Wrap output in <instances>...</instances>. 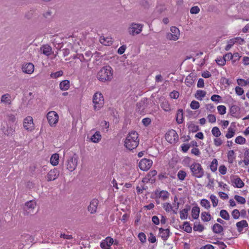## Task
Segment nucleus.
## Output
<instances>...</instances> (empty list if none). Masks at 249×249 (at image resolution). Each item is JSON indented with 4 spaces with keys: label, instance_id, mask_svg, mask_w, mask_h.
Instances as JSON below:
<instances>
[{
    "label": "nucleus",
    "instance_id": "1",
    "mask_svg": "<svg viewBox=\"0 0 249 249\" xmlns=\"http://www.w3.org/2000/svg\"><path fill=\"white\" fill-rule=\"evenodd\" d=\"M113 78V70L109 66L102 68L97 74V78L101 82L110 81Z\"/></svg>",
    "mask_w": 249,
    "mask_h": 249
},
{
    "label": "nucleus",
    "instance_id": "2",
    "mask_svg": "<svg viewBox=\"0 0 249 249\" xmlns=\"http://www.w3.org/2000/svg\"><path fill=\"white\" fill-rule=\"evenodd\" d=\"M139 143L138 133L135 131L129 133L124 141L126 148L129 150L134 149L138 146Z\"/></svg>",
    "mask_w": 249,
    "mask_h": 249
},
{
    "label": "nucleus",
    "instance_id": "3",
    "mask_svg": "<svg viewBox=\"0 0 249 249\" xmlns=\"http://www.w3.org/2000/svg\"><path fill=\"white\" fill-rule=\"evenodd\" d=\"M190 168L192 175L196 178H201L204 176V171L199 163L194 162L190 165Z\"/></svg>",
    "mask_w": 249,
    "mask_h": 249
},
{
    "label": "nucleus",
    "instance_id": "4",
    "mask_svg": "<svg viewBox=\"0 0 249 249\" xmlns=\"http://www.w3.org/2000/svg\"><path fill=\"white\" fill-rule=\"evenodd\" d=\"M92 101L94 104V109L99 110L104 106V99L101 93L96 92L93 96Z\"/></svg>",
    "mask_w": 249,
    "mask_h": 249
},
{
    "label": "nucleus",
    "instance_id": "5",
    "mask_svg": "<svg viewBox=\"0 0 249 249\" xmlns=\"http://www.w3.org/2000/svg\"><path fill=\"white\" fill-rule=\"evenodd\" d=\"M36 206L35 200H31L25 203L23 208V213L25 215H31L34 212Z\"/></svg>",
    "mask_w": 249,
    "mask_h": 249
},
{
    "label": "nucleus",
    "instance_id": "6",
    "mask_svg": "<svg viewBox=\"0 0 249 249\" xmlns=\"http://www.w3.org/2000/svg\"><path fill=\"white\" fill-rule=\"evenodd\" d=\"M143 25L140 23H131L128 28V32L132 36H135L141 33Z\"/></svg>",
    "mask_w": 249,
    "mask_h": 249
},
{
    "label": "nucleus",
    "instance_id": "7",
    "mask_svg": "<svg viewBox=\"0 0 249 249\" xmlns=\"http://www.w3.org/2000/svg\"><path fill=\"white\" fill-rule=\"evenodd\" d=\"M171 33H167L166 34V38L169 40H177L180 36V32L179 29L175 27L172 26L170 28Z\"/></svg>",
    "mask_w": 249,
    "mask_h": 249
},
{
    "label": "nucleus",
    "instance_id": "8",
    "mask_svg": "<svg viewBox=\"0 0 249 249\" xmlns=\"http://www.w3.org/2000/svg\"><path fill=\"white\" fill-rule=\"evenodd\" d=\"M78 163V157L74 154L70 157L67 161V168L71 172L73 171L76 168Z\"/></svg>",
    "mask_w": 249,
    "mask_h": 249
},
{
    "label": "nucleus",
    "instance_id": "9",
    "mask_svg": "<svg viewBox=\"0 0 249 249\" xmlns=\"http://www.w3.org/2000/svg\"><path fill=\"white\" fill-rule=\"evenodd\" d=\"M166 140L170 143H175L178 139V136L176 131L173 129L168 131L165 135Z\"/></svg>",
    "mask_w": 249,
    "mask_h": 249
},
{
    "label": "nucleus",
    "instance_id": "10",
    "mask_svg": "<svg viewBox=\"0 0 249 249\" xmlns=\"http://www.w3.org/2000/svg\"><path fill=\"white\" fill-rule=\"evenodd\" d=\"M58 118L57 113L53 111H50L47 115V118L51 126H53L57 123Z\"/></svg>",
    "mask_w": 249,
    "mask_h": 249
},
{
    "label": "nucleus",
    "instance_id": "11",
    "mask_svg": "<svg viewBox=\"0 0 249 249\" xmlns=\"http://www.w3.org/2000/svg\"><path fill=\"white\" fill-rule=\"evenodd\" d=\"M153 161L151 160L143 159L139 163L140 168L143 171H147L151 167Z\"/></svg>",
    "mask_w": 249,
    "mask_h": 249
},
{
    "label": "nucleus",
    "instance_id": "12",
    "mask_svg": "<svg viewBox=\"0 0 249 249\" xmlns=\"http://www.w3.org/2000/svg\"><path fill=\"white\" fill-rule=\"evenodd\" d=\"M24 127L28 131H31L34 129L33 119L31 116L26 117L23 122Z\"/></svg>",
    "mask_w": 249,
    "mask_h": 249
},
{
    "label": "nucleus",
    "instance_id": "13",
    "mask_svg": "<svg viewBox=\"0 0 249 249\" xmlns=\"http://www.w3.org/2000/svg\"><path fill=\"white\" fill-rule=\"evenodd\" d=\"M59 176V171L54 168L48 172L46 177V179L48 181L54 180L58 178Z\"/></svg>",
    "mask_w": 249,
    "mask_h": 249
},
{
    "label": "nucleus",
    "instance_id": "14",
    "mask_svg": "<svg viewBox=\"0 0 249 249\" xmlns=\"http://www.w3.org/2000/svg\"><path fill=\"white\" fill-rule=\"evenodd\" d=\"M114 240L110 237H107L100 244V247L103 249H110V246L113 244Z\"/></svg>",
    "mask_w": 249,
    "mask_h": 249
},
{
    "label": "nucleus",
    "instance_id": "15",
    "mask_svg": "<svg viewBox=\"0 0 249 249\" xmlns=\"http://www.w3.org/2000/svg\"><path fill=\"white\" fill-rule=\"evenodd\" d=\"M99 201L97 199H93L88 207V210L90 213L93 214L97 212Z\"/></svg>",
    "mask_w": 249,
    "mask_h": 249
},
{
    "label": "nucleus",
    "instance_id": "16",
    "mask_svg": "<svg viewBox=\"0 0 249 249\" xmlns=\"http://www.w3.org/2000/svg\"><path fill=\"white\" fill-rule=\"evenodd\" d=\"M22 71L24 73L32 74L34 71V65L32 63H26L22 65Z\"/></svg>",
    "mask_w": 249,
    "mask_h": 249
},
{
    "label": "nucleus",
    "instance_id": "17",
    "mask_svg": "<svg viewBox=\"0 0 249 249\" xmlns=\"http://www.w3.org/2000/svg\"><path fill=\"white\" fill-rule=\"evenodd\" d=\"M170 235V230L169 229H164L162 228L159 229V236L163 240L166 241Z\"/></svg>",
    "mask_w": 249,
    "mask_h": 249
},
{
    "label": "nucleus",
    "instance_id": "18",
    "mask_svg": "<svg viewBox=\"0 0 249 249\" xmlns=\"http://www.w3.org/2000/svg\"><path fill=\"white\" fill-rule=\"evenodd\" d=\"M231 182L234 184V186L238 188H241L244 186V183L241 180V179L239 177H235L231 179Z\"/></svg>",
    "mask_w": 249,
    "mask_h": 249
},
{
    "label": "nucleus",
    "instance_id": "19",
    "mask_svg": "<svg viewBox=\"0 0 249 249\" xmlns=\"http://www.w3.org/2000/svg\"><path fill=\"white\" fill-rule=\"evenodd\" d=\"M190 210L189 205H186L185 207L180 212V218L181 219H186L187 218L188 212Z\"/></svg>",
    "mask_w": 249,
    "mask_h": 249
},
{
    "label": "nucleus",
    "instance_id": "20",
    "mask_svg": "<svg viewBox=\"0 0 249 249\" xmlns=\"http://www.w3.org/2000/svg\"><path fill=\"white\" fill-rule=\"evenodd\" d=\"M11 96L9 94L6 93L1 96L0 102L5 105H10L11 104Z\"/></svg>",
    "mask_w": 249,
    "mask_h": 249
},
{
    "label": "nucleus",
    "instance_id": "21",
    "mask_svg": "<svg viewBox=\"0 0 249 249\" xmlns=\"http://www.w3.org/2000/svg\"><path fill=\"white\" fill-rule=\"evenodd\" d=\"M248 226V223L246 220H243L241 221L238 222L236 223V227L238 232H241L243 231L244 228H246Z\"/></svg>",
    "mask_w": 249,
    "mask_h": 249
},
{
    "label": "nucleus",
    "instance_id": "22",
    "mask_svg": "<svg viewBox=\"0 0 249 249\" xmlns=\"http://www.w3.org/2000/svg\"><path fill=\"white\" fill-rule=\"evenodd\" d=\"M40 50L42 53L47 56H49L51 54L52 49L49 45H44L40 48Z\"/></svg>",
    "mask_w": 249,
    "mask_h": 249
},
{
    "label": "nucleus",
    "instance_id": "23",
    "mask_svg": "<svg viewBox=\"0 0 249 249\" xmlns=\"http://www.w3.org/2000/svg\"><path fill=\"white\" fill-rule=\"evenodd\" d=\"M176 121L178 124H182L183 121V112L182 109H179L176 115Z\"/></svg>",
    "mask_w": 249,
    "mask_h": 249
},
{
    "label": "nucleus",
    "instance_id": "24",
    "mask_svg": "<svg viewBox=\"0 0 249 249\" xmlns=\"http://www.w3.org/2000/svg\"><path fill=\"white\" fill-rule=\"evenodd\" d=\"M100 42L102 44L106 45V46H109L110 45L112 44V43L113 42L112 39L110 37H101L100 39Z\"/></svg>",
    "mask_w": 249,
    "mask_h": 249
},
{
    "label": "nucleus",
    "instance_id": "25",
    "mask_svg": "<svg viewBox=\"0 0 249 249\" xmlns=\"http://www.w3.org/2000/svg\"><path fill=\"white\" fill-rule=\"evenodd\" d=\"M101 139V135L99 131H96L90 138L91 142L94 143L98 142Z\"/></svg>",
    "mask_w": 249,
    "mask_h": 249
},
{
    "label": "nucleus",
    "instance_id": "26",
    "mask_svg": "<svg viewBox=\"0 0 249 249\" xmlns=\"http://www.w3.org/2000/svg\"><path fill=\"white\" fill-rule=\"evenodd\" d=\"M50 162L53 166L57 165L59 162V155L56 153L53 154L51 157Z\"/></svg>",
    "mask_w": 249,
    "mask_h": 249
},
{
    "label": "nucleus",
    "instance_id": "27",
    "mask_svg": "<svg viewBox=\"0 0 249 249\" xmlns=\"http://www.w3.org/2000/svg\"><path fill=\"white\" fill-rule=\"evenodd\" d=\"M200 209L197 206L194 207L192 210V216L195 219H197L199 217Z\"/></svg>",
    "mask_w": 249,
    "mask_h": 249
},
{
    "label": "nucleus",
    "instance_id": "28",
    "mask_svg": "<svg viewBox=\"0 0 249 249\" xmlns=\"http://www.w3.org/2000/svg\"><path fill=\"white\" fill-rule=\"evenodd\" d=\"M158 195L160 198L165 201L169 198L170 194L167 191L162 190L159 192Z\"/></svg>",
    "mask_w": 249,
    "mask_h": 249
},
{
    "label": "nucleus",
    "instance_id": "29",
    "mask_svg": "<svg viewBox=\"0 0 249 249\" xmlns=\"http://www.w3.org/2000/svg\"><path fill=\"white\" fill-rule=\"evenodd\" d=\"M60 88L62 90H66L70 87V82L68 80H63L60 82L59 85Z\"/></svg>",
    "mask_w": 249,
    "mask_h": 249
},
{
    "label": "nucleus",
    "instance_id": "30",
    "mask_svg": "<svg viewBox=\"0 0 249 249\" xmlns=\"http://www.w3.org/2000/svg\"><path fill=\"white\" fill-rule=\"evenodd\" d=\"M161 107L165 111H169L171 110L170 105L168 102L164 99L160 104Z\"/></svg>",
    "mask_w": 249,
    "mask_h": 249
},
{
    "label": "nucleus",
    "instance_id": "31",
    "mask_svg": "<svg viewBox=\"0 0 249 249\" xmlns=\"http://www.w3.org/2000/svg\"><path fill=\"white\" fill-rule=\"evenodd\" d=\"M213 231L214 233H220L223 231V228L221 225L216 223L213 227Z\"/></svg>",
    "mask_w": 249,
    "mask_h": 249
},
{
    "label": "nucleus",
    "instance_id": "32",
    "mask_svg": "<svg viewBox=\"0 0 249 249\" xmlns=\"http://www.w3.org/2000/svg\"><path fill=\"white\" fill-rule=\"evenodd\" d=\"M201 219L203 221L208 222L211 220V214L207 212H202L201 214Z\"/></svg>",
    "mask_w": 249,
    "mask_h": 249
},
{
    "label": "nucleus",
    "instance_id": "33",
    "mask_svg": "<svg viewBox=\"0 0 249 249\" xmlns=\"http://www.w3.org/2000/svg\"><path fill=\"white\" fill-rule=\"evenodd\" d=\"M206 94V92L201 90H197L195 94V97L198 100H201L202 98L204 97Z\"/></svg>",
    "mask_w": 249,
    "mask_h": 249
},
{
    "label": "nucleus",
    "instance_id": "34",
    "mask_svg": "<svg viewBox=\"0 0 249 249\" xmlns=\"http://www.w3.org/2000/svg\"><path fill=\"white\" fill-rule=\"evenodd\" d=\"M235 133V130L231 126L228 129V132L225 136L227 139L231 138L234 136Z\"/></svg>",
    "mask_w": 249,
    "mask_h": 249
},
{
    "label": "nucleus",
    "instance_id": "35",
    "mask_svg": "<svg viewBox=\"0 0 249 249\" xmlns=\"http://www.w3.org/2000/svg\"><path fill=\"white\" fill-rule=\"evenodd\" d=\"M220 216L224 219L228 220L230 219V215L228 212L225 210H222L220 212Z\"/></svg>",
    "mask_w": 249,
    "mask_h": 249
},
{
    "label": "nucleus",
    "instance_id": "36",
    "mask_svg": "<svg viewBox=\"0 0 249 249\" xmlns=\"http://www.w3.org/2000/svg\"><path fill=\"white\" fill-rule=\"evenodd\" d=\"M234 152L233 150H230L228 153V160L230 163H232L235 159Z\"/></svg>",
    "mask_w": 249,
    "mask_h": 249
},
{
    "label": "nucleus",
    "instance_id": "37",
    "mask_svg": "<svg viewBox=\"0 0 249 249\" xmlns=\"http://www.w3.org/2000/svg\"><path fill=\"white\" fill-rule=\"evenodd\" d=\"M239 108L236 105L232 106L230 108V113L231 115L234 117L236 116V113L238 112Z\"/></svg>",
    "mask_w": 249,
    "mask_h": 249
},
{
    "label": "nucleus",
    "instance_id": "38",
    "mask_svg": "<svg viewBox=\"0 0 249 249\" xmlns=\"http://www.w3.org/2000/svg\"><path fill=\"white\" fill-rule=\"evenodd\" d=\"M193 229L195 231H198L199 232H201L204 230V227L202 225L196 222L194 223Z\"/></svg>",
    "mask_w": 249,
    "mask_h": 249
},
{
    "label": "nucleus",
    "instance_id": "39",
    "mask_svg": "<svg viewBox=\"0 0 249 249\" xmlns=\"http://www.w3.org/2000/svg\"><path fill=\"white\" fill-rule=\"evenodd\" d=\"M182 229L184 231L188 233L191 232L192 230V227L188 222H184Z\"/></svg>",
    "mask_w": 249,
    "mask_h": 249
},
{
    "label": "nucleus",
    "instance_id": "40",
    "mask_svg": "<svg viewBox=\"0 0 249 249\" xmlns=\"http://www.w3.org/2000/svg\"><path fill=\"white\" fill-rule=\"evenodd\" d=\"M145 108L144 103L143 102H140L137 104V109L139 112L142 113L143 109Z\"/></svg>",
    "mask_w": 249,
    "mask_h": 249
},
{
    "label": "nucleus",
    "instance_id": "41",
    "mask_svg": "<svg viewBox=\"0 0 249 249\" xmlns=\"http://www.w3.org/2000/svg\"><path fill=\"white\" fill-rule=\"evenodd\" d=\"M212 134L216 137H218L221 134L219 128L217 126L213 127L212 128Z\"/></svg>",
    "mask_w": 249,
    "mask_h": 249
},
{
    "label": "nucleus",
    "instance_id": "42",
    "mask_svg": "<svg viewBox=\"0 0 249 249\" xmlns=\"http://www.w3.org/2000/svg\"><path fill=\"white\" fill-rule=\"evenodd\" d=\"M217 160L216 159H213L210 165V169L213 172H215L217 170Z\"/></svg>",
    "mask_w": 249,
    "mask_h": 249
},
{
    "label": "nucleus",
    "instance_id": "43",
    "mask_svg": "<svg viewBox=\"0 0 249 249\" xmlns=\"http://www.w3.org/2000/svg\"><path fill=\"white\" fill-rule=\"evenodd\" d=\"M187 176L186 173L183 170H179L177 174L178 178L180 180H183Z\"/></svg>",
    "mask_w": 249,
    "mask_h": 249
},
{
    "label": "nucleus",
    "instance_id": "44",
    "mask_svg": "<svg viewBox=\"0 0 249 249\" xmlns=\"http://www.w3.org/2000/svg\"><path fill=\"white\" fill-rule=\"evenodd\" d=\"M200 204L202 207L207 209H209L211 207L210 202L206 199H202L200 202Z\"/></svg>",
    "mask_w": 249,
    "mask_h": 249
},
{
    "label": "nucleus",
    "instance_id": "45",
    "mask_svg": "<svg viewBox=\"0 0 249 249\" xmlns=\"http://www.w3.org/2000/svg\"><path fill=\"white\" fill-rule=\"evenodd\" d=\"M188 129L190 131L196 132L199 130V127L195 125L194 124L191 123L188 125Z\"/></svg>",
    "mask_w": 249,
    "mask_h": 249
},
{
    "label": "nucleus",
    "instance_id": "46",
    "mask_svg": "<svg viewBox=\"0 0 249 249\" xmlns=\"http://www.w3.org/2000/svg\"><path fill=\"white\" fill-rule=\"evenodd\" d=\"M162 207L166 212H169L173 210V207L171 204L168 202L163 203Z\"/></svg>",
    "mask_w": 249,
    "mask_h": 249
},
{
    "label": "nucleus",
    "instance_id": "47",
    "mask_svg": "<svg viewBox=\"0 0 249 249\" xmlns=\"http://www.w3.org/2000/svg\"><path fill=\"white\" fill-rule=\"evenodd\" d=\"M235 142L238 144H243L245 143L246 139L242 136H238L236 138Z\"/></svg>",
    "mask_w": 249,
    "mask_h": 249
},
{
    "label": "nucleus",
    "instance_id": "48",
    "mask_svg": "<svg viewBox=\"0 0 249 249\" xmlns=\"http://www.w3.org/2000/svg\"><path fill=\"white\" fill-rule=\"evenodd\" d=\"M217 110L220 114L224 115L226 113V107L223 105L218 106L217 107Z\"/></svg>",
    "mask_w": 249,
    "mask_h": 249
},
{
    "label": "nucleus",
    "instance_id": "49",
    "mask_svg": "<svg viewBox=\"0 0 249 249\" xmlns=\"http://www.w3.org/2000/svg\"><path fill=\"white\" fill-rule=\"evenodd\" d=\"M210 199H211V200L212 202L213 206L214 207H215L217 205V204H218V199L217 198L216 196L213 195H211Z\"/></svg>",
    "mask_w": 249,
    "mask_h": 249
},
{
    "label": "nucleus",
    "instance_id": "50",
    "mask_svg": "<svg viewBox=\"0 0 249 249\" xmlns=\"http://www.w3.org/2000/svg\"><path fill=\"white\" fill-rule=\"evenodd\" d=\"M234 198L238 202L242 204H245L246 202L245 198L242 196L238 195H235Z\"/></svg>",
    "mask_w": 249,
    "mask_h": 249
},
{
    "label": "nucleus",
    "instance_id": "51",
    "mask_svg": "<svg viewBox=\"0 0 249 249\" xmlns=\"http://www.w3.org/2000/svg\"><path fill=\"white\" fill-rule=\"evenodd\" d=\"M240 213L237 209H234L231 213V215L235 219H237L239 218Z\"/></svg>",
    "mask_w": 249,
    "mask_h": 249
},
{
    "label": "nucleus",
    "instance_id": "52",
    "mask_svg": "<svg viewBox=\"0 0 249 249\" xmlns=\"http://www.w3.org/2000/svg\"><path fill=\"white\" fill-rule=\"evenodd\" d=\"M243 162L246 165L249 164V149L247 150L245 152V159Z\"/></svg>",
    "mask_w": 249,
    "mask_h": 249
},
{
    "label": "nucleus",
    "instance_id": "53",
    "mask_svg": "<svg viewBox=\"0 0 249 249\" xmlns=\"http://www.w3.org/2000/svg\"><path fill=\"white\" fill-rule=\"evenodd\" d=\"M190 107L193 109H198L199 107V104L198 102L194 100L191 103Z\"/></svg>",
    "mask_w": 249,
    "mask_h": 249
},
{
    "label": "nucleus",
    "instance_id": "54",
    "mask_svg": "<svg viewBox=\"0 0 249 249\" xmlns=\"http://www.w3.org/2000/svg\"><path fill=\"white\" fill-rule=\"evenodd\" d=\"M15 131V128L14 127H8L7 130L4 132V134L7 136H9L13 134Z\"/></svg>",
    "mask_w": 249,
    "mask_h": 249
},
{
    "label": "nucleus",
    "instance_id": "55",
    "mask_svg": "<svg viewBox=\"0 0 249 249\" xmlns=\"http://www.w3.org/2000/svg\"><path fill=\"white\" fill-rule=\"evenodd\" d=\"M216 62L218 65L221 66H224L226 63L225 59H224L223 56L217 58Z\"/></svg>",
    "mask_w": 249,
    "mask_h": 249
},
{
    "label": "nucleus",
    "instance_id": "56",
    "mask_svg": "<svg viewBox=\"0 0 249 249\" xmlns=\"http://www.w3.org/2000/svg\"><path fill=\"white\" fill-rule=\"evenodd\" d=\"M63 74V72L62 71H58L56 72L52 73L51 74V77L53 78H56L61 76Z\"/></svg>",
    "mask_w": 249,
    "mask_h": 249
},
{
    "label": "nucleus",
    "instance_id": "57",
    "mask_svg": "<svg viewBox=\"0 0 249 249\" xmlns=\"http://www.w3.org/2000/svg\"><path fill=\"white\" fill-rule=\"evenodd\" d=\"M147 186L142 183L141 186H138L136 188L137 191L138 193H142L143 190H145L147 189Z\"/></svg>",
    "mask_w": 249,
    "mask_h": 249
},
{
    "label": "nucleus",
    "instance_id": "58",
    "mask_svg": "<svg viewBox=\"0 0 249 249\" xmlns=\"http://www.w3.org/2000/svg\"><path fill=\"white\" fill-rule=\"evenodd\" d=\"M234 40H232V39L228 41V44L225 47V50L226 51H229L231 47L234 44Z\"/></svg>",
    "mask_w": 249,
    "mask_h": 249
},
{
    "label": "nucleus",
    "instance_id": "59",
    "mask_svg": "<svg viewBox=\"0 0 249 249\" xmlns=\"http://www.w3.org/2000/svg\"><path fill=\"white\" fill-rule=\"evenodd\" d=\"M232 40H234V44L235 43H238L239 44H242L244 43V39L242 38L241 37H235V38H232Z\"/></svg>",
    "mask_w": 249,
    "mask_h": 249
},
{
    "label": "nucleus",
    "instance_id": "60",
    "mask_svg": "<svg viewBox=\"0 0 249 249\" xmlns=\"http://www.w3.org/2000/svg\"><path fill=\"white\" fill-rule=\"evenodd\" d=\"M199 11H200V9L197 6L192 7L190 10V13L193 14H197L199 12Z\"/></svg>",
    "mask_w": 249,
    "mask_h": 249
},
{
    "label": "nucleus",
    "instance_id": "61",
    "mask_svg": "<svg viewBox=\"0 0 249 249\" xmlns=\"http://www.w3.org/2000/svg\"><path fill=\"white\" fill-rule=\"evenodd\" d=\"M235 90L236 93L239 96L242 95L244 92V89L238 86L235 87Z\"/></svg>",
    "mask_w": 249,
    "mask_h": 249
},
{
    "label": "nucleus",
    "instance_id": "62",
    "mask_svg": "<svg viewBox=\"0 0 249 249\" xmlns=\"http://www.w3.org/2000/svg\"><path fill=\"white\" fill-rule=\"evenodd\" d=\"M221 97L218 95L214 94L212 96L211 99L215 102L218 103L219 102V100L221 99Z\"/></svg>",
    "mask_w": 249,
    "mask_h": 249
},
{
    "label": "nucleus",
    "instance_id": "63",
    "mask_svg": "<svg viewBox=\"0 0 249 249\" xmlns=\"http://www.w3.org/2000/svg\"><path fill=\"white\" fill-rule=\"evenodd\" d=\"M138 237L140 239V240L142 243H144L146 241V236L145 234L143 232H141L138 235Z\"/></svg>",
    "mask_w": 249,
    "mask_h": 249
},
{
    "label": "nucleus",
    "instance_id": "64",
    "mask_svg": "<svg viewBox=\"0 0 249 249\" xmlns=\"http://www.w3.org/2000/svg\"><path fill=\"white\" fill-rule=\"evenodd\" d=\"M237 83L238 85L242 86V87H244V86H247L246 80L243 79H241V78L238 79L237 80Z\"/></svg>",
    "mask_w": 249,
    "mask_h": 249
}]
</instances>
